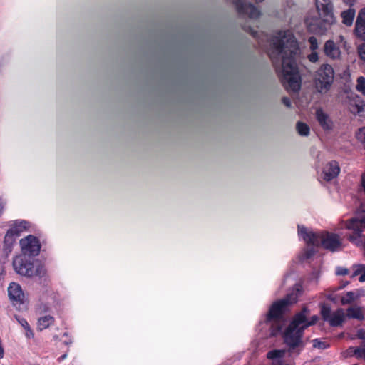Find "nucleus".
Wrapping results in <instances>:
<instances>
[{"mask_svg":"<svg viewBox=\"0 0 365 365\" xmlns=\"http://www.w3.org/2000/svg\"><path fill=\"white\" fill-rule=\"evenodd\" d=\"M269 53L273 65L284 88L298 91L301 80L296 62L299 46L292 33L287 31L277 32L272 38Z\"/></svg>","mask_w":365,"mask_h":365,"instance_id":"obj_1","label":"nucleus"},{"mask_svg":"<svg viewBox=\"0 0 365 365\" xmlns=\"http://www.w3.org/2000/svg\"><path fill=\"white\" fill-rule=\"evenodd\" d=\"M315 4L319 19L307 20V24L311 32L323 35L335 22L334 6L331 0H316Z\"/></svg>","mask_w":365,"mask_h":365,"instance_id":"obj_2","label":"nucleus"},{"mask_svg":"<svg viewBox=\"0 0 365 365\" xmlns=\"http://www.w3.org/2000/svg\"><path fill=\"white\" fill-rule=\"evenodd\" d=\"M298 232L308 245H314L317 247L322 246L331 252L337 251L341 247L339 237L336 234L328 232L320 233L307 232L304 227L300 225H298Z\"/></svg>","mask_w":365,"mask_h":365,"instance_id":"obj_3","label":"nucleus"},{"mask_svg":"<svg viewBox=\"0 0 365 365\" xmlns=\"http://www.w3.org/2000/svg\"><path fill=\"white\" fill-rule=\"evenodd\" d=\"M304 319L301 314H295L284 333V341L290 354H299L304 346L302 341L304 329L301 325L304 322Z\"/></svg>","mask_w":365,"mask_h":365,"instance_id":"obj_4","label":"nucleus"},{"mask_svg":"<svg viewBox=\"0 0 365 365\" xmlns=\"http://www.w3.org/2000/svg\"><path fill=\"white\" fill-rule=\"evenodd\" d=\"M297 302V296L294 294L287 295L284 299L278 300L272 304L267 314V322L274 321L272 324V335L275 336L280 330L279 319L288 305Z\"/></svg>","mask_w":365,"mask_h":365,"instance_id":"obj_5","label":"nucleus"},{"mask_svg":"<svg viewBox=\"0 0 365 365\" xmlns=\"http://www.w3.org/2000/svg\"><path fill=\"white\" fill-rule=\"evenodd\" d=\"M13 267L17 274L28 277L33 276L41 277L46 274L43 266L38 264L34 269L33 263L25 255L16 257L13 260Z\"/></svg>","mask_w":365,"mask_h":365,"instance_id":"obj_6","label":"nucleus"},{"mask_svg":"<svg viewBox=\"0 0 365 365\" xmlns=\"http://www.w3.org/2000/svg\"><path fill=\"white\" fill-rule=\"evenodd\" d=\"M334 72L333 68L328 64L322 65L317 71L315 77V86L321 93H327L334 81Z\"/></svg>","mask_w":365,"mask_h":365,"instance_id":"obj_7","label":"nucleus"},{"mask_svg":"<svg viewBox=\"0 0 365 365\" xmlns=\"http://www.w3.org/2000/svg\"><path fill=\"white\" fill-rule=\"evenodd\" d=\"M245 0H233L238 13L240 15H247L250 19H256L259 17L260 11L250 3H246Z\"/></svg>","mask_w":365,"mask_h":365,"instance_id":"obj_8","label":"nucleus"},{"mask_svg":"<svg viewBox=\"0 0 365 365\" xmlns=\"http://www.w3.org/2000/svg\"><path fill=\"white\" fill-rule=\"evenodd\" d=\"M20 245L24 255L36 256L40 252L41 245L38 240L32 235H29L20 240Z\"/></svg>","mask_w":365,"mask_h":365,"instance_id":"obj_9","label":"nucleus"},{"mask_svg":"<svg viewBox=\"0 0 365 365\" xmlns=\"http://www.w3.org/2000/svg\"><path fill=\"white\" fill-rule=\"evenodd\" d=\"M346 227L352 230L354 233L350 235L349 239L354 240L360 236V233L365 228V216L361 218H353L349 220L346 225Z\"/></svg>","mask_w":365,"mask_h":365,"instance_id":"obj_10","label":"nucleus"},{"mask_svg":"<svg viewBox=\"0 0 365 365\" xmlns=\"http://www.w3.org/2000/svg\"><path fill=\"white\" fill-rule=\"evenodd\" d=\"M349 109L353 114H358L361 116L365 115V101L359 96L355 95L349 99Z\"/></svg>","mask_w":365,"mask_h":365,"instance_id":"obj_11","label":"nucleus"},{"mask_svg":"<svg viewBox=\"0 0 365 365\" xmlns=\"http://www.w3.org/2000/svg\"><path fill=\"white\" fill-rule=\"evenodd\" d=\"M8 294L10 300L14 303H23L24 299V294L22 292L21 286L16 283L11 282L8 287Z\"/></svg>","mask_w":365,"mask_h":365,"instance_id":"obj_12","label":"nucleus"},{"mask_svg":"<svg viewBox=\"0 0 365 365\" xmlns=\"http://www.w3.org/2000/svg\"><path fill=\"white\" fill-rule=\"evenodd\" d=\"M340 171L339 164L336 161L328 163L323 168V178L326 181H330L336 178Z\"/></svg>","mask_w":365,"mask_h":365,"instance_id":"obj_13","label":"nucleus"},{"mask_svg":"<svg viewBox=\"0 0 365 365\" xmlns=\"http://www.w3.org/2000/svg\"><path fill=\"white\" fill-rule=\"evenodd\" d=\"M354 31L359 38L365 41V8L362 9L358 14Z\"/></svg>","mask_w":365,"mask_h":365,"instance_id":"obj_14","label":"nucleus"},{"mask_svg":"<svg viewBox=\"0 0 365 365\" xmlns=\"http://www.w3.org/2000/svg\"><path fill=\"white\" fill-rule=\"evenodd\" d=\"M324 54L331 58L338 59L341 56V51L332 40H328L324 45Z\"/></svg>","mask_w":365,"mask_h":365,"instance_id":"obj_15","label":"nucleus"},{"mask_svg":"<svg viewBox=\"0 0 365 365\" xmlns=\"http://www.w3.org/2000/svg\"><path fill=\"white\" fill-rule=\"evenodd\" d=\"M316 118L324 130H329L332 129L334 125L332 120L322 109L317 110Z\"/></svg>","mask_w":365,"mask_h":365,"instance_id":"obj_16","label":"nucleus"},{"mask_svg":"<svg viewBox=\"0 0 365 365\" xmlns=\"http://www.w3.org/2000/svg\"><path fill=\"white\" fill-rule=\"evenodd\" d=\"M346 315L343 309H338L334 312L329 319V324L331 327L340 326L345 320Z\"/></svg>","mask_w":365,"mask_h":365,"instance_id":"obj_17","label":"nucleus"},{"mask_svg":"<svg viewBox=\"0 0 365 365\" xmlns=\"http://www.w3.org/2000/svg\"><path fill=\"white\" fill-rule=\"evenodd\" d=\"M346 317L350 319H356L360 321H362L364 319L362 308L357 305L351 306L347 309Z\"/></svg>","mask_w":365,"mask_h":365,"instance_id":"obj_18","label":"nucleus"},{"mask_svg":"<svg viewBox=\"0 0 365 365\" xmlns=\"http://www.w3.org/2000/svg\"><path fill=\"white\" fill-rule=\"evenodd\" d=\"M14 230H9L6 233V235L4 237V251L8 253L11 252V247L13 243L15 241V239L16 237H18L14 233Z\"/></svg>","mask_w":365,"mask_h":365,"instance_id":"obj_19","label":"nucleus"},{"mask_svg":"<svg viewBox=\"0 0 365 365\" xmlns=\"http://www.w3.org/2000/svg\"><path fill=\"white\" fill-rule=\"evenodd\" d=\"M355 9L352 8H349V9L341 12V16L342 18V23L347 26H351L355 16Z\"/></svg>","mask_w":365,"mask_h":365,"instance_id":"obj_20","label":"nucleus"},{"mask_svg":"<svg viewBox=\"0 0 365 365\" xmlns=\"http://www.w3.org/2000/svg\"><path fill=\"white\" fill-rule=\"evenodd\" d=\"M308 313H309V310L307 309V308L304 307L300 312L297 314H301V316L304 317V322L301 323V325L302 326V328H304V329H307L308 327L316 324V322L318 320V317L316 315H314L312 317L311 321H308L307 317Z\"/></svg>","mask_w":365,"mask_h":365,"instance_id":"obj_21","label":"nucleus"},{"mask_svg":"<svg viewBox=\"0 0 365 365\" xmlns=\"http://www.w3.org/2000/svg\"><path fill=\"white\" fill-rule=\"evenodd\" d=\"M54 322L53 317L46 315L38 319V329L41 331L44 329L48 328Z\"/></svg>","mask_w":365,"mask_h":365,"instance_id":"obj_22","label":"nucleus"},{"mask_svg":"<svg viewBox=\"0 0 365 365\" xmlns=\"http://www.w3.org/2000/svg\"><path fill=\"white\" fill-rule=\"evenodd\" d=\"M359 295L356 294L354 292H347L346 294L341 297V303L342 305L350 304L355 302Z\"/></svg>","mask_w":365,"mask_h":365,"instance_id":"obj_23","label":"nucleus"},{"mask_svg":"<svg viewBox=\"0 0 365 365\" xmlns=\"http://www.w3.org/2000/svg\"><path fill=\"white\" fill-rule=\"evenodd\" d=\"M29 223L26 221L22 220L14 222L10 230H14V233L19 236L22 232L27 229Z\"/></svg>","mask_w":365,"mask_h":365,"instance_id":"obj_24","label":"nucleus"},{"mask_svg":"<svg viewBox=\"0 0 365 365\" xmlns=\"http://www.w3.org/2000/svg\"><path fill=\"white\" fill-rule=\"evenodd\" d=\"M297 130L300 135L307 136L309 133V127L302 122H298L297 124Z\"/></svg>","mask_w":365,"mask_h":365,"instance_id":"obj_25","label":"nucleus"},{"mask_svg":"<svg viewBox=\"0 0 365 365\" xmlns=\"http://www.w3.org/2000/svg\"><path fill=\"white\" fill-rule=\"evenodd\" d=\"M356 89L365 96V78L360 76L357 78Z\"/></svg>","mask_w":365,"mask_h":365,"instance_id":"obj_26","label":"nucleus"},{"mask_svg":"<svg viewBox=\"0 0 365 365\" xmlns=\"http://www.w3.org/2000/svg\"><path fill=\"white\" fill-rule=\"evenodd\" d=\"M321 314L324 320L329 321L331 314L329 306L323 304L321 307Z\"/></svg>","mask_w":365,"mask_h":365,"instance_id":"obj_27","label":"nucleus"},{"mask_svg":"<svg viewBox=\"0 0 365 365\" xmlns=\"http://www.w3.org/2000/svg\"><path fill=\"white\" fill-rule=\"evenodd\" d=\"M284 351L281 350H272L267 353V358L269 359H275L282 357Z\"/></svg>","mask_w":365,"mask_h":365,"instance_id":"obj_28","label":"nucleus"},{"mask_svg":"<svg viewBox=\"0 0 365 365\" xmlns=\"http://www.w3.org/2000/svg\"><path fill=\"white\" fill-rule=\"evenodd\" d=\"M354 272L351 275V277H355L357 275H359L361 273H362L363 270L365 269V265L364 264H355L352 267Z\"/></svg>","mask_w":365,"mask_h":365,"instance_id":"obj_29","label":"nucleus"},{"mask_svg":"<svg viewBox=\"0 0 365 365\" xmlns=\"http://www.w3.org/2000/svg\"><path fill=\"white\" fill-rule=\"evenodd\" d=\"M315 247L316 246L312 245V247H308L305 250V251H304V257H305L306 259H309L310 257H312L315 254V252H317L316 249H315Z\"/></svg>","mask_w":365,"mask_h":365,"instance_id":"obj_30","label":"nucleus"},{"mask_svg":"<svg viewBox=\"0 0 365 365\" xmlns=\"http://www.w3.org/2000/svg\"><path fill=\"white\" fill-rule=\"evenodd\" d=\"M353 354L357 358H364L365 359V348H355L354 349Z\"/></svg>","mask_w":365,"mask_h":365,"instance_id":"obj_31","label":"nucleus"},{"mask_svg":"<svg viewBox=\"0 0 365 365\" xmlns=\"http://www.w3.org/2000/svg\"><path fill=\"white\" fill-rule=\"evenodd\" d=\"M309 43L310 44V49L312 51H315L318 48V41L315 37L311 36L309 38Z\"/></svg>","mask_w":365,"mask_h":365,"instance_id":"obj_32","label":"nucleus"},{"mask_svg":"<svg viewBox=\"0 0 365 365\" xmlns=\"http://www.w3.org/2000/svg\"><path fill=\"white\" fill-rule=\"evenodd\" d=\"M356 137L358 140L365 143V127L359 130Z\"/></svg>","mask_w":365,"mask_h":365,"instance_id":"obj_33","label":"nucleus"},{"mask_svg":"<svg viewBox=\"0 0 365 365\" xmlns=\"http://www.w3.org/2000/svg\"><path fill=\"white\" fill-rule=\"evenodd\" d=\"M313 346L314 348L324 349L327 347L325 343L319 341L318 339L313 340Z\"/></svg>","mask_w":365,"mask_h":365,"instance_id":"obj_34","label":"nucleus"},{"mask_svg":"<svg viewBox=\"0 0 365 365\" xmlns=\"http://www.w3.org/2000/svg\"><path fill=\"white\" fill-rule=\"evenodd\" d=\"M358 51L361 58L365 61V44L359 46Z\"/></svg>","mask_w":365,"mask_h":365,"instance_id":"obj_35","label":"nucleus"},{"mask_svg":"<svg viewBox=\"0 0 365 365\" xmlns=\"http://www.w3.org/2000/svg\"><path fill=\"white\" fill-rule=\"evenodd\" d=\"M16 319L24 328H26L28 326H29V324H28L27 321L25 319L20 318L19 317H16Z\"/></svg>","mask_w":365,"mask_h":365,"instance_id":"obj_36","label":"nucleus"},{"mask_svg":"<svg viewBox=\"0 0 365 365\" xmlns=\"http://www.w3.org/2000/svg\"><path fill=\"white\" fill-rule=\"evenodd\" d=\"M356 337L365 341V330L364 329L358 330L357 333H356Z\"/></svg>","mask_w":365,"mask_h":365,"instance_id":"obj_37","label":"nucleus"},{"mask_svg":"<svg viewBox=\"0 0 365 365\" xmlns=\"http://www.w3.org/2000/svg\"><path fill=\"white\" fill-rule=\"evenodd\" d=\"M26 330V336L29 339L34 337V333L32 330L31 329L30 327L28 326L27 327L24 328Z\"/></svg>","mask_w":365,"mask_h":365,"instance_id":"obj_38","label":"nucleus"},{"mask_svg":"<svg viewBox=\"0 0 365 365\" xmlns=\"http://www.w3.org/2000/svg\"><path fill=\"white\" fill-rule=\"evenodd\" d=\"M309 59L311 62H316L318 60V54L317 52H312L309 55Z\"/></svg>","mask_w":365,"mask_h":365,"instance_id":"obj_39","label":"nucleus"},{"mask_svg":"<svg viewBox=\"0 0 365 365\" xmlns=\"http://www.w3.org/2000/svg\"><path fill=\"white\" fill-rule=\"evenodd\" d=\"M349 270L346 268H339L336 271L338 275H346L348 274Z\"/></svg>","mask_w":365,"mask_h":365,"instance_id":"obj_40","label":"nucleus"},{"mask_svg":"<svg viewBox=\"0 0 365 365\" xmlns=\"http://www.w3.org/2000/svg\"><path fill=\"white\" fill-rule=\"evenodd\" d=\"M282 103L288 108L291 107V101L287 97H284L282 98Z\"/></svg>","mask_w":365,"mask_h":365,"instance_id":"obj_41","label":"nucleus"},{"mask_svg":"<svg viewBox=\"0 0 365 365\" xmlns=\"http://www.w3.org/2000/svg\"><path fill=\"white\" fill-rule=\"evenodd\" d=\"M344 3L347 6H349L351 8L354 6L356 2V0H343Z\"/></svg>","mask_w":365,"mask_h":365,"instance_id":"obj_42","label":"nucleus"},{"mask_svg":"<svg viewBox=\"0 0 365 365\" xmlns=\"http://www.w3.org/2000/svg\"><path fill=\"white\" fill-rule=\"evenodd\" d=\"M245 30L247 32H250L255 37L257 36V31H253L250 27L248 29L245 28Z\"/></svg>","mask_w":365,"mask_h":365,"instance_id":"obj_43","label":"nucleus"},{"mask_svg":"<svg viewBox=\"0 0 365 365\" xmlns=\"http://www.w3.org/2000/svg\"><path fill=\"white\" fill-rule=\"evenodd\" d=\"M327 299L334 302H336V297L334 296L332 294L327 296Z\"/></svg>","mask_w":365,"mask_h":365,"instance_id":"obj_44","label":"nucleus"},{"mask_svg":"<svg viewBox=\"0 0 365 365\" xmlns=\"http://www.w3.org/2000/svg\"><path fill=\"white\" fill-rule=\"evenodd\" d=\"M4 207V202L1 199H0V215H1V213L3 212Z\"/></svg>","mask_w":365,"mask_h":365,"instance_id":"obj_45","label":"nucleus"},{"mask_svg":"<svg viewBox=\"0 0 365 365\" xmlns=\"http://www.w3.org/2000/svg\"><path fill=\"white\" fill-rule=\"evenodd\" d=\"M66 354H64V355H63V356H61V358H62V359H65V358H66Z\"/></svg>","mask_w":365,"mask_h":365,"instance_id":"obj_46","label":"nucleus"},{"mask_svg":"<svg viewBox=\"0 0 365 365\" xmlns=\"http://www.w3.org/2000/svg\"><path fill=\"white\" fill-rule=\"evenodd\" d=\"M345 287V285L341 286V287H339L338 288V289H341V288H343V287Z\"/></svg>","mask_w":365,"mask_h":365,"instance_id":"obj_47","label":"nucleus"},{"mask_svg":"<svg viewBox=\"0 0 365 365\" xmlns=\"http://www.w3.org/2000/svg\"><path fill=\"white\" fill-rule=\"evenodd\" d=\"M349 282H346V283H344V285L348 284Z\"/></svg>","mask_w":365,"mask_h":365,"instance_id":"obj_48","label":"nucleus"},{"mask_svg":"<svg viewBox=\"0 0 365 365\" xmlns=\"http://www.w3.org/2000/svg\"><path fill=\"white\" fill-rule=\"evenodd\" d=\"M349 282H346V283H344V285L348 284Z\"/></svg>","mask_w":365,"mask_h":365,"instance_id":"obj_49","label":"nucleus"},{"mask_svg":"<svg viewBox=\"0 0 365 365\" xmlns=\"http://www.w3.org/2000/svg\"><path fill=\"white\" fill-rule=\"evenodd\" d=\"M349 282H346V283H344V285L348 284Z\"/></svg>","mask_w":365,"mask_h":365,"instance_id":"obj_50","label":"nucleus"},{"mask_svg":"<svg viewBox=\"0 0 365 365\" xmlns=\"http://www.w3.org/2000/svg\"><path fill=\"white\" fill-rule=\"evenodd\" d=\"M65 344H69V342H68V341H65Z\"/></svg>","mask_w":365,"mask_h":365,"instance_id":"obj_51","label":"nucleus"}]
</instances>
